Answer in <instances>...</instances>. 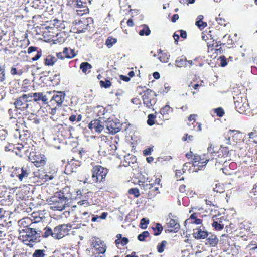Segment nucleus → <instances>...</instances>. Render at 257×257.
<instances>
[{"instance_id":"nucleus-1","label":"nucleus","mask_w":257,"mask_h":257,"mask_svg":"<svg viewBox=\"0 0 257 257\" xmlns=\"http://www.w3.org/2000/svg\"><path fill=\"white\" fill-rule=\"evenodd\" d=\"M71 228V225L69 224L59 225L53 230L49 227H46L44 229L45 232L43 237L47 238L51 236L55 239H60L68 234Z\"/></svg>"},{"instance_id":"nucleus-2","label":"nucleus","mask_w":257,"mask_h":257,"mask_svg":"<svg viewBox=\"0 0 257 257\" xmlns=\"http://www.w3.org/2000/svg\"><path fill=\"white\" fill-rule=\"evenodd\" d=\"M29 99V95L23 94L14 102L16 110L19 114L27 115L29 113L32 114L34 112L31 107V103H33V101Z\"/></svg>"},{"instance_id":"nucleus-3","label":"nucleus","mask_w":257,"mask_h":257,"mask_svg":"<svg viewBox=\"0 0 257 257\" xmlns=\"http://www.w3.org/2000/svg\"><path fill=\"white\" fill-rule=\"evenodd\" d=\"M108 171L107 168L100 165L93 166L91 170L92 182L96 185L104 184Z\"/></svg>"},{"instance_id":"nucleus-4","label":"nucleus","mask_w":257,"mask_h":257,"mask_svg":"<svg viewBox=\"0 0 257 257\" xmlns=\"http://www.w3.org/2000/svg\"><path fill=\"white\" fill-rule=\"evenodd\" d=\"M41 234L29 229H22L20 232L19 239L24 244L32 247L34 244L40 241Z\"/></svg>"},{"instance_id":"nucleus-5","label":"nucleus","mask_w":257,"mask_h":257,"mask_svg":"<svg viewBox=\"0 0 257 257\" xmlns=\"http://www.w3.org/2000/svg\"><path fill=\"white\" fill-rule=\"evenodd\" d=\"M214 158V157H211V153L208 151L206 153L201 154L196 153L194 155L191 163L196 171H198V170H204L207 163Z\"/></svg>"},{"instance_id":"nucleus-6","label":"nucleus","mask_w":257,"mask_h":257,"mask_svg":"<svg viewBox=\"0 0 257 257\" xmlns=\"http://www.w3.org/2000/svg\"><path fill=\"white\" fill-rule=\"evenodd\" d=\"M68 200L67 197L64 196L63 192L60 191L55 196L51 197L48 203L52 210L62 211L65 208Z\"/></svg>"},{"instance_id":"nucleus-7","label":"nucleus","mask_w":257,"mask_h":257,"mask_svg":"<svg viewBox=\"0 0 257 257\" xmlns=\"http://www.w3.org/2000/svg\"><path fill=\"white\" fill-rule=\"evenodd\" d=\"M65 93L62 92H53V96L52 98L48 102V110H50L49 113L52 115L56 114V111L57 108H59L62 106L65 98Z\"/></svg>"},{"instance_id":"nucleus-8","label":"nucleus","mask_w":257,"mask_h":257,"mask_svg":"<svg viewBox=\"0 0 257 257\" xmlns=\"http://www.w3.org/2000/svg\"><path fill=\"white\" fill-rule=\"evenodd\" d=\"M139 94L142 95L143 103L145 107L149 109L154 110V106L157 102L155 92L149 89H146L143 92L139 93Z\"/></svg>"},{"instance_id":"nucleus-9","label":"nucleus","mask_w":257,"mask_h":257,"mask_svg":"<svg viewBox=\"0 0 257 257\" xmlns=\"http://www.w3.org/2000/svg\"><path fill=\"white\" fill-rule=\"evenodd\" d=\"M93 25V20L92 18H82L78 21H75L73 29L76 31L75 33H81L89 30Z\"/></svg>"},{"instance_id":"nucleus-10","label":"nucleus","mask_w":257,"mask_h":257,"mask_svg":"<svg viewBox=\"0 0 257 257\" xmlns=\"http://www.w3.org/2000/svg\"><path fill=\"white\" fill-rule=\"evenodd\" d=\"M139 185L141 189L144 191L142 193L146 195L149 199L154 198L159 193L158 187L152 185L149 182H143Z\"/></svg>"},{"instance_id":"nucleus-11","label":"nucleus","mask_w":257,"mask_h":257,"mask_svg":"<svg viewBox=\"0 0 257 257\" xmlns=\"http://www.w3.org/2000/svg\"><path fill=\"white\" fill-rule=\"evenodd\" d=\"M29 159L37 167L44 166L47 163L46 156L38 151L30 152Z\"/></svg>"},{"instance_id":"nucleus-12","label":"nucleus","mask_w":257,"mask_h":257,"mask_svg":"<svg viewBox=\"0 0 257 257\" xmlns=\"http://www.w3.org/2000/svg\"><path fill=\"white\" fill-rule=\"evenodd\" d=\"M31 173V171L28 166H23L21 168L16 167L11 174V177H18L20 181H22L24 178H27Z\"/></svg>"},{"instance_id":"nucleus-13","label":"nucleus","mask_w":257,"mask_h":257,"mask_svg":"<svg viewBox=\"0 0 257 257\" xmlns=\"http://www.w3.org/2000/svg\"><path fill=\"white\" fill-rule=\"evenodd\" d=\"M70 138H76L72 136L71 130H53L50 133V139L53 140H62Z\"/></svg>"},{"instance_id":"nucleus-14","label":"nucleus","mask_w":257,"mask_h":257,"mask_svg":"<svg viewBox=\"0 0 257 257\" xmlns=\"http://www.w3.org/2000/svg\"><path fill=\"white\" fill-rule=\"evenodd\" d=\"M99 147V152L103 153L105 155L114 154L117 149L116 146L110 141L101 142Z\"/></svg>"},{"instance_id":"nucleus-15","label":"nucleus","mask_w":257,"mask_h":257,"mask_svg":"<svg viewBox=\"0 0 257 257\" xmlns=\"http://www.w3.org/2000/svg\"><path fill=\"white\" fill-rule=\"evenodd\" d=\"M208 150L211 153V157H214V159L217 160L218 158H226L229 154V150L228 147L221 146L218 151L214 150V147L211 145L208 148Z\"/></svg>"},{"instance_id":"nucleus-16","label":"nucleus","mask_w":257,"mask_h":257,"mask_svg":"<svg viewBox=\"0 0 257 257\" xmlns=\"http://www.w3.org/2000/svg\"><path fill=\"white\" fill-rule=\"evenodd\" d=\"M89 0H73L72 3L77 9L76 11L78 14L83 15L88 13L89 9L87 6L88 3H89Z\"/></svg>"},{"instance_id":"nucleus-17","label":"nucleus","mask_w":257,"mask_h":257,"mask_svg":"<svg viewBox=\"0 0 257 257\" xmlns=\"http://www.w3.org/2000/svg\"><path fill=\"white\" fill-rule=\"evenodd\" d=\"M235 108L239 113L246 114L249 109V106L246 98L241 97L235 101Z\"/></svg>"},{"instance_id":"nucleus-18","label":"nucleus","mask_w":257,"mask_h":257,"mask_svg":"<svg viewBox=\"0 0 257 257\" xmlns=\"http://www.w3.org/2000/svg\"><path fill=\"white\" fill-rule=\"evenodd\" d=\"M91 246L95 249L98 254H103L106 251V245L104 242L98 237L92 238Z\"/></svg>"},{"instance_id":"nucleus-19","label":"nucleus","mask_w":257,"mask_h":257,"mask_svg":"<svg viewBox=\"0 0 257 257\" xmlns=\"http://www.w3.org/2000/svg\"><path fill=\"white\" fill-rule=\"evenodd\" d=\"M132 125L125 122L121 123L116 118L114 120H109L106 122V128H128Z\"/></svg>"},{"instance_id":"nucleus-20","label":"nucleus","mask_w":257,"mask_h":257,"mask_svg":"<svg viewBox=\"0 0 257 257\" xmlns=\"http://www.w3.org/2000/svg\"><path fill=\"white\" fill-rule=\"evenodd\" d=\"M207 44L208 48V52L210 51L213 52L214 51L215 53L218 55L221 54L223 53L224 49L222 48V44H219L218 42H215L213 40L211 42H207Z\"/></svg>"},{"instance_id":"nucleus-21","label":"nucleus","mask_w":257,"mask_h":257,"mask_svg":"<svg viewBox=\"0 0 257 257\" xmlns=\"http://www.w3.org/2000/svg\"><path fill=\"white\" fill-rule=\"evenodd\" d=\"M88 124V127L89 128H103L104 125H103V122H102L101 120L98 119H94L92 120L90 122L88 123V121H83L82 122V123H80L79 124V125L83 127V125H85V127L86 126V125Z\"/></svg>"},{"instance_id":"nucleus-22","label":"nucleus","mask_w":257,"mask_h":257,"mask_svg":"<svg viewBox=\"0 0 257 257\" xmlns=\"http://www.w3.org/2000/svg\"><path fill=\"white\" fill-rule=\"evenodd\" d=\"M187 124L194 128H201V122L198 119V115L196 114H190L188 117Z\"/></svg>"},{"instance_id":"nucleus-23","label":"nucleus","mask_w":257,"mask_h":257,"mask_svg":"<svg viewBox=\"0 0 257 257\" xmlns=\"http://www.w3.org/2000/svg\"><path fill=\"white\" fill-rule=\"evenodd\" d=\"M192 64V60H187L184 55L178 57L175 62V65L178 67H190Z\"/></svg>"},{"instance_id":"nucleus-24","label":"nucleus","mask_w":257,"mask_h":257,"mask_svg":"<svg viewBox=\"0 0 257 257\" xmlns=\"http://www.w3.org/2000/svg\"><path fill=\"white\" fill-rule=\"evenodd\" d=\"M29 95V98L33 100L35 102H38L42 101L44 104H48V99L46 95H44L43 93H34L27 94Z\"/></svg>"},{"instance_id":"nucleus-25","label":"nucleus","mask_w":257,"mask_h":257,"mask_svg":"<svg viewBox=\"0 0 257 257\" xmlns=\"http://www.w3.org/2000/svg\"><path fill=\"white\" fill-rule=\"evenodd\" d=\"M223 220H224V219L223 217L218 218L217 216H214L213 222L212 224L213 227L217 231L222 230L225 226V224L223 222Z\"/></svg>"},{"instance_id":"nucleus-26","label":"nucleus","mask_w":257,"mask_h":257,"mask_svg":"<svg viewBox=\"0 0 257 257\" xmlns=\"http://www.w3.org/2000/svg\"><path fill=\"white\" fill-rule=\"evenodd\" d=\"M199 213H193L192 214L190 217L185 220V224L190 223V224H195L196 225L201 224L202 223V220L198 218L199 216Z\"/></svg>"},{"instance_id":"nucleus-27","label":"nucleus","mask_w":257,"mask_h":257,"mask_svg":"<svg viewBox=\"0 0 257 257\" xmlns=\"http://www.w3.org/2000/svg\"><path fill=\"white\" fill-rule=\"evenodd\" d=\"M137 161V158L136 156L128 154L125 155L124 157V160L122 161V165L125 167L131 166L134 164Z\"/></svg>"},{"instance_id":"nucleus-28","label":"nucleus","mask_w":257,"mask_h":257,"mask_svg":"<svg viewBox=\"0 0 257 257\" xmlns=\"http://www.w3.org/2000/svg\"><path fill=\"white\" fill-rule=\"evenodd\" d=\"M205 201L208 205L210 206H216V194L212 191L210 194L207 195Z\"/></svg>"},{"instance_id":"nucleus-29","label":"nucleus","mask_w":257,"mask_h":257,"mask_svg":"<svg viewBox=\"0 0 257 257\" xmlns=\"http://www.w3.org/2000/svg\"><path fill=\"white\" fill-rule=\"evenodd\" d=\"M38 48L35 46H31L28 48V53L31 54L34 51H37L36 55L31 58L33 61L38 60L42 55V51L41 49L38 50Z\"/></svg>"},{"instance_id":"nucleus-30","label":"nucleus","mask_w":257,"mask_h":257,"mask_svg":"<svg viewBox=\"0 0 257 257\" xmlns=\"http://www.w3.org/2000/svg\"><path fill=\"white\" fill-rule=\"evenodd\" d=\"M63 53L65 55L66 58L71 59L75 57L77 54V52L74 49H71L70 47H64L63 50Z\"/></svg>"},{"instance_id":"nucleus-31","label":"nucleus","mask_w":257,"mask_h":257,"mask_svg":"<svg viewBox=\"0 0 257 257\" xmlns=\"http://www.w3.org/2000/svg\"><path fill=\"white\" fill-rule=\"evenodd\" d=\"M168 227L170 228V231L177 232L180 229V225L177 220L174 219H170L167 223Z\"/></svg>"},{"instance_id":"nucleus-32","label":"nucleus","mask_w":257,"mask_h":257,"mask_svg":"<svg viewBox=\"0 0 257 257\" xmlns=\"http://www.w3.org/2000/svg\"><path fill=\"white\" fill-rule=\"evenodd\" d=\"M57 60V58L54 55L49 54L44 58V63L46 66H52L56 63Z\"/></svg>"},{"instance_id":"nucleus-33","label":"nucleus","mask_w":257,"mask_h":257,"mask_svg":"<svg viewBox=\"0 0 257 257\" xmlns=\"http://www.w3.org/2000/svg\"><path fill=\"white\" fill-rule=\"evenodd\" d=\"M116 238L117 239L115 240V243L118 247H119V244L123 246L126 245L129 242V240L127 237H122V234L120 233L116 235Z\"/></svg>"},{"instance_id":"nucleus-34","label":"nucleus","mask_w":257,"mask_h":257,"mask_svg":"<svg viewBox=\"0 0 257 257\" xmlns=\"http://www.w3.org/2000/svg\"><path fill=\"white\" fill-rule=\"evenodd\" d=\"M194 237L197 239H204L207 237L208 233L207 231L202 230L201 228H197L193 233Z\"/></svg>"},{"instance_id":"nucleus-35","label":"nucleus","mask_w":257,"mask_h":257,"mask_svg":"<svg viewBox=\"0 0 257 257\" xmlns=\"http://www.w3.org/2000/svg\"><path fill=\"white\" fill-rule=\"evenodd\" d=\"M173 109L169 105H166L160 109V113L163 117L167 118L169 114L172 113Z\"/></svg>"},{"instance_id":"nucleus-36","label":"nucleus","mask_w":257,"mask_h":257,"mask_svg":"<svg viewBox=\"0 0 257 257\" xmlns=\"http://www.w3.org/2000/svg\"><path fill=\"white\" fill-rule=\"evenodd\" d=\"M206 244H209L211 246H216L219 242V239L217 236L214 234H211L207 238Z\"/></svg>"},{"instance_id":"nucleus-37","label":"nucleus","mask_w":257,"mask_h":257,"mask_svg":"<svg viewBox=\"0 0 257 257\" xmlns=\"http://www.w3.org/2000/svg\"><path fill=\"white\" fill-rule=\"evenodd\" d=\"M251 227V223L247 220L242 221L238 225V228L240 230H243L246 231H250Z\"/></svg>"},{"instance_id":"nucleus-38","label":"nucleus","mask_w":257,"mask_h":257,"mask_svg":"<svg viewBox=\"0 0 257 257\" xmlns=\"http://www.w3.org/2000/svg\"><path fill=\"white\" fill-rule=\"evenodd\" d=\"M19 131V138L21 140L25 141L31 137V133L29 130H16Z\"/></svg>"},{"instance_id":"nucleus-39","label":"nucleus","mask_w":257,"mask_h":257,"mask_svg":"<svg viewBox=\"0 0 257 257\" xmlns=\"http://www.w3.org/2000/svg\"><path fill=\"white\" fill-rule=\"evenodd\" d=\"M93 111L97 116L101 117L105 114L106 112V108L100 105L93 107Z\"/></svg>"},{"instance_id":"nucleus-40","label":"nucleus","mask_w":257,"mask_h":257,"mask_svg":"<svg viewBox=\"0 0 257 257\" xmlns=\"http://www.w3.org/2000/svg\"><path fill=\"white\" fill-rule=\"evenodd\" d=\"M32 219L29 217H26L22 219L19 221V225L22 229L29 228L30 223H32Z\"/></svg>"},{"instance_id":"nucleus-41","label":"nucleus","mask_w":257,"mask_h":257,"mask_svg":"<svg viewBox=\"0 0 257 257\" xmlns=\"http://www.w3.org/2000/svg\"><path fill=\"white\" fill-rule=\"evenodd\" d=\"M14 149L16 155L20 157H22L24 153L27 151L26 148L21 144H18L17 146L14 148Z\"/></svg>"},{"instance_id":"nucleus-42","label":"nucleus","mask_w":257,"mask_h":257,"mask_svg":"<svg viewBox=\"0 0 257 257\" xmlns=\"http://www.w3.org/2000/svg\"><path fill=\"white\" fill-rule=\"evenodd\" d=\"M204 18L203 15H199L197 18V21L195 23L196 25L200 29L202 30L207 27V23L204 22L202 20Z\"/></svg>"},{"instance_id":"nucleus-43","label":"nucleus","mask_w":257,"mask_h":257,"mask_svg":"<svg viewBox=\"0 0 257 257\" xmlns=\"http://www.w3.org/2000/svg\"><path fill=\"white\" fill-rule=\"evenodd\" d=\"M151 229L153 231V235L158 236L161 233L163 228L161 224L157 223L154 224V226H152Z\"/></svg>"},{"instance_id":"nucleus-44","label":"nucleus","mask_w":257,"mask_h":257,"mask_svg":"<svg viewBox=\"0 0 257 257\" xmlns=\"http://www.w3.org/2000/svg\"><path fill=\"white\" fill-rule=\"evenodd\" d=\"M158 55V59L161 62L163 63H167L168 62L169 59V55L166 52L160 49Z\"/></svg>"},{"instance_id":"nucleus-45","label":"nucleus","mask_w":257,"mask_h":257,"mask_svg":"<svg viewBox=\"0 0 257 257\" xmlns=\"http://www.w3.org/2000/svg\"><path fill=\"white\" fill-rule=\"evenodd\" d=\"M56 176V172L54 169H52L50 172H46L44 178L46 181L52 180Z\"/></svg>"},{"instance_id":"nucleus-46","label":"nucleus","mask_w":257,"mask_h":257,"mask_svg":"<svg viewBox=\"0 0 257 257\" xmlns=\"http://www.w3.org/2000/svg\"><path fill=\"white\" fill-rule=\"evenodd\" d=\"M31 231H35L36 233H39L41 234V231L40 230L39 227L38 226V223L36 221L33 222L32 220V223H30V225L29 226V228H27Z\"/></svg>"},{"instance_id":"nucleus-47","label":"nucleus","mask_w":257,"mask_h":257,"mask_svg":"<svg viewBox=\"0 0 257 257\" xmlns=\"http://www.w3.org/2000/svg\"><path fill=\"white\" fill-rule=\"evenodd\" d=\"M99 85L101 88L107 89V88L110 87L112 83L110 78H105L104 80H100L99 81Z\"/></svg>"},{"instance_id":"nucleus-48","label":"nucleus","mask_w":257,"mask_h":257,"mask_svg":"<svg viewBox=\"0 0 257 257\" xmlns=\"http://www.w3.org/2000/svg\"><path fill=\"white\" fill-rule=\"evenodd\" d=\"M117 42V39L115 38H113L111 36H109L105 41V45L106 46L110 48L113 46V45Z\"/></svg>"},{"instance_id":"nucleus-49","label":"nucleus","mask_w":257,"mask_h":257,"mask_svg":"<svg viewBox=\"0 0 257 257\" xmlns=\"http://www.w3.org/2000/svg\"><path fill=\"white\" fill-rule=\"evenodd\" d=\"M213 191L216 193H223L225 191V186L222 184H217L216 187L213 189Z\"/></svg>"},{"instance_id":"nucleus-50","label":"nucleus","mask_w":257,"mask_h":257,"mask_svg":"<svg viewBox=\"0 0 257 257\" xmlns=\"http://www.w3.org/2000/svg\"><path fill=\"white\" fill-rule=\"evenodd\" d=\"M91 65L87 62H82L80 65V69L85 73H86L88 69L91 68Z\"/></svg>"},{"instance_id":"nucleus-51","label":"nucleus","mask_w":257,"mask_h":257,"mask_svg":"<svg viewBox=\"0 0 257 257\" xmlns=\"http://www.w3.org/2000/svg\"><path fill=\"white\" fill-rule=\"evenodd\" d=\"M167 244V242L166 240H163L160 243H158L157 246V251L159 253L163 252Z\"/></svg>"},{"instance_id":"nucleus-52","label":"nucleus","mask_w":257,"mask_h":257,"mask_svg":"<svg viewBox=\"0 0 257 257\" xmlns=\"http://www.w3.org/2000/svg\"><path fill=\"white\" fill-rule=\"evenodd\" d=\"M150 33V30L149 27L146 25H144L143 26V29L139 31V34L141 36H148Z\"/></svg>"},{"instance_id":"nucleus-53","label":"nucleus","mask_w":257,"mask_h":257,"mask_svg":"<svg viewBox=\"0 0 257 257\" xmlns=\"http://www.w3.org/2000/svg\"><path fill=\"white\" fill-rule=\"evenodd\" d=\"M184 171L180 169H176L175 171V177L177 179V181L184 180V177H181L184 174Z\"/></svg>"},{"instance_id":"nucleus-54","label":"nucleus","mask_w":257,"mask_h":257,"mask_svg":"<svg viewBox=\"0 0 257 257\" xmlns=\"http://www.w3.org/2000/svg\"><path fill=\"white\" fill-rule=\"evenodd\" d=\"M45 250L36 249L33 254V257H44L46 255Z\"/></svg>"},{"instance_id":"nucleus-55","label":"nucleus","mask_w":257,"mask_h":257,"mask_svg":"<svg viewBox=\"0 0 257 257\" xmlns=\"http://www.w3.org/2000/svg\"><path fill=\"white\" fill-rule=\"evenodd\" d=\"M82 115L81 114L78 115H71L69 118V120L72 123H74L75 121L79 122L81 120Z\"/></svg>"},{"instance_id":"nucleus-56","label":"nucleus","mask_w":257,"mask_h":257,"mask_svg":"<svg viewBox=\"0 0 257 257\" xmlns=\"http://www.w3.org/2000/svg\"><path fill=\"white\" fill-rule=\"evenodd\" d=\"M93 130H83V133L85 137L88 139L95 138V136L93 134Z\"/></svg>"},{"instance_id":"nucleus-57","label":"nucleus","mask_w":257,"mask_h":257,"mask_svg":"<svg viewBox=\"0 0 257 257\" xmlns=\"http://www.w3.org/2000/svg\"><path fill=\"white\" fill-rule=\"evenodd\" d=\"M149 236V233L148 231H145L141 234L138 235V239L141 241H145V238Z\"/></svg>"},{"instance_id":"nucleus-58","label":"nucleus","mask_w":257,"mask_h":257,"mask_svg":"<svg viewBox=\"0 0 257 257\" xmlns=\"http://www.w3.org/2000/svg\"><path fill=\"white\" fill-rule=\"evenodd\" d=\"M214 112L219 117H223L225 114L224 109L221 107H218L214 109Z\"/></svg>"},{"instance_id":"nucleus-59","label":"nucleus","mask_w":257,"mask_h":257,"mask_svg":"<svg viewBox=\"0 0 257 257\" xmlns=\"http://www.w3.org/2000/svg\"><path fill=\"white\" fill-rule=\"evenodd\" d=\"M216 20L218 24L221 26H225L227 24V21L225 18L221 17L220 14L219 15L218 17L216 18Z\"/></svg>"},{"instance_id":"nucleus-60","label":"nucleus","mask_w":257,"mask_h":257,"mask_svg":"<svg viewBox=\"0 0 257 257\" xmlns=\"http://www.w3.org/2000/svg\"><path fill=\"white\" fill-rule=\"evenodd\" d=\"M156 117V116L153 114H150L148 115V120L147 121V124L152 126L155 123L154 119Z\"/></svg>"},{"instance_id":"nucleus-61","label":"nucleus","mask_w":257,"mask_h":257,"mask_svg":"<svg viewBox=\"0 0 257 257\" xmlns=\"http://www.w3.org/2000/svg\"><path fill=\"white\" fill-rule=\"evenodd\" d=\"M130 194L134 195L135 197H138L140 196L139 190L137 188H131L128 190Z\"/></svg>"},{"instance_id":"nucleus-62","label":"nucleus","mask_w":257,"mask_h":257,"mask_svg":"<svg viewBox=\"0 0 257 257\" xmlns=\"http://www.w3.org/2000/svg\"><path fill=\"white\" fill-rule=\"evenodd\" d=\"M5 70L4 65H0V82H3L5 80Z\"/></svg>"},{"instance_id":"nucleus-63","label":"nucleus","mask_w":257,"mask_h":257,"mask_svg":"<svg viewBox=\"0 0 257 257\" xmlns=\"http://www.w3.org/2000/svg\"><path fill=\"white\" fill-rule=\"evenodd\" d=\"M10 72L12 75H21L23 71L22 69H17L16 67H12L11 69Z\"/></svg>"},{"instance_id":"nucleus-64","label":"nucleus","mask_w":257,"mask_h":257,"mask_svg":"<svg viewBox=\"0 0 257 257\" xmlns=\"http://www.w3.org/2000/svg\"><path fill=\"white\" fill-rule=\"evenodd\" d=\"M149 221L148 219H146V218H144L142 219H141V227L142 229H146L147 226V225L149 224Z\"/></svg>"}]
</instances>
